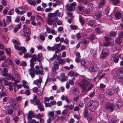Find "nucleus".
<instances>
[{"label":"nucleus","instance_id":"nucleus-1","mask_svg":"<svg viewBox=\"0 0 123 123\" xmlns=\"http://www.w3.org/2000/svg\"><path fill=\"white\" fill-rule=\"evenodd\" d=\"M99 102L93 100H90L87 104V106L90 110L93 112L97 109L99 105Z\"/></svg>","mask_w":123,"mask_h":123},{"label":"nucleus","instance_id":"nucleus-2","mask_svg":"<svg viewBox=\"0 0 123 123\" xmlns=\"http://www.w3.org/2000/svg\"><path fill=\"white\" fill-rule=\"evenodd\" d=\"M82 84H80L79 85L82 88V91L84 92H86L87 91V86L90 85V83L84 79L82 81Z\"/></svg>","mask_w":123,"mask_h":123},{"label":"nucleus","instance_id":"nucleus-3","mask_svg":"<svg viewBox=\"0 0 123 123\" xmlns=\"http://www.w3.org/2000/svg\"><path fill=\"white\" fill-rule=\"evenodd\" d=\"M114 104L113 103L108 102L105 105V107L106 110L110 112H112L114 110Z\"/></svg>","mask_w":123,"mask_h":123},{"label":"nucleus","instance_id":"nucleus-4","mask_svg":"<svg viewBox=\"0 0 123 123\" xmlns=\"http://www.w3.org/2000/svg\"><path fill=\"white\" fill-rule=\"evenodd\" d=\"M109 50L107 48L104 49L101 53L100 57L101 58H107L109 54Z\"/></svg>","mask_w":123,"mask_h":123},{"label":"nucleus","instance_id":"nucleus-5","mask_svg":"<svg viewBox=\"0 0 123 123\" xmlns=\"http://www.w3.org/2000/svg\"><path fill=\"white\" fill-rule=\"evenodd\" d=\"M23 30L24 35L27 34L28 35H29L30 34V30L26 25H23Z\"/></svg>","mask_w":123,"mask_h":123},{"label":"nucleus","instance_id":"nucleus-6","mask_svg":"<svg viewBox=\"0 0 123 123\" xmlns=\"http://www.w3.org/2000/svg\"><path fill=\"white\" fill-rule=\"evenodd\" d=\"M33 105H37V107L40 111H44V107L40 101H37L36 103H34Z\"/></svg>","mask_w":123,"mask_h":123},{"label":"nucleus","instance_id":"nucleus-7","mask_svg":"<svg viewBox=\"0 0 123 123\" xmlns=\"http://www.w3.org/2000/svg\"><path fill=\"white\" fill-rule=\"evenodd\" d=\"M106 0H100L98 3L97 7L100 9L103 7L106 3Z\"/></svg>","mask_w":123,"mask_h":123},{"label":"nucleus","instance_id":"nucleus-8","mask_svg":"<svg viewBox=\"0 0 123 123\" xmlns=\"http://www.w3.org/2000/svg\"><path fill=\"white\" fill-rule=\"evenodd\" d=\"M34 117V113L33 111H29L28 113L27 118L29 121L31 120L32 118Z\"/></svg>","mask_w":123,"mask_h":123},{"label":"nucleus","instance_id":"nucleus-9","mask_svg":"<svg viewBox=\"0 0 123 123\" xmlns=\"http://www.w3.org/2000/svg\"><path fill=\"white\" fill-rule=\"evenodd\" d=\"M115 91L114 88L107 89L106 91V93L110 96H112L114 94Z\"/></svg>","mask_w":123,"mask_h":123},{"label":"nucleus","instance_id":"nucleus-10","mask_svg":"<svg viewBox=\"0 0 123 123\" xmlns=\"http://www.w3.org/2000/svg\"><path fill=\"white\" fill-rule=\"evenodd\" d=\"M42 81V78L40 77L39 79L34 80L33 81V84L37 85L38 87H39L41 86Z\"/></svg>","mask_w":123,"mask_h":123},{"label":"nucleus","instance_id":"nucleus-11","mask_svg":"<svg viewBox=\"0 0 123 123\" xmlns=\"http://www.w3.org/2000/svg\"><path fill=\"white\" fill-rule=\"evenodd\" d=\"M122 37L120 35H118L115 41L116 43L118 45H120L121 44L122 41Z\"/></svg>","mask_w":123,"mask_h":123},{"label":"nucleus","instance_id":"nucleus-12","mask_svg":"<svg viewBox=\"0 0 123 123\" xmlns=\"http://www.w3.org/2000/svg\"><path fill=\"white\" fill-rule=\"evenodd\" d=\"M70 91L73 94L75 95H77L79 93V89L76 88H70Z\"/></svg>","mask_w":123,"mask_h":123},{"label":"nucleus","instance_id":"nucleus-13","mask_svg":"<svg viewBox=\"0 0 123 123\" xmlns=\"http://www.w3.org/2000/svg\"><path fill=\"white\" fill-rule=\"evenodd\" d=\"M30 72L29 74L32 77H34L35 76V74H36L35 73V71L34 68H31L28 70Z\"/></svg>","mask_w":123,"mask_h":123},{"label":"nucleus","instance_id":"nucleus-14","mask_svg":"<svg viewBox=\"0 0 123 123\" xmlns=\"http://www.w3.org/2000/svg\"><path fill=\"white\" fill-rule=\"evenodd\" d=\"M81 63L82 66L86 68L88 66L89 63L86 60H83L81 61Z\"/></svg>","mask_w":123,"mask_h":123},{"label":"nucleus","instance_id":"nucleus-15","mask_svg":"<svg viewBox=\"0 0 123 123\" xmlns=\"http://www.w3.org/2000/svg\"><path fill=\"white\" fill-rule=\"evenodd\" d=\"M68 76H74L77 77L81 76L80 74L73 71H71L69 73Z\"/></svg>","mask_w":123,"mask_h":123},{"label":"nucleus","instance_id":"nucleus-16","mask_svg":"<svg viewBox=\"0 0 123 123\" xmlns=\"http://www.w3.org/2000/svg\"><path fill=\"white\" fill-rule=\"evenodd\" d=\"M87 25L92 27H94L96 25V23L95 21L93 20H91L88 22Z\"/></svg>","mask_w":123,"mask_h":123},{"label":"nucleus","instance_id":"nucleus-17","mask_svg":"<svg viewBox=\"0 0 123 123\" xmlns=\"http://www.w3.org/2000/svg\"><path fill=\"white\" fill-rule=\"evenodd\" d=\"M89 70L91 71L94 72L98 70V68L94 65L91 66L89 68Z\"/></svg>","mask_w":123,"mask_h":123},{"label":"nucleus","instance_id":"nucleus-18","mask_svg":"<svg viewBox=\"0 0 123 123\" xmlns=\"http://www.w3.org/2000/svg\"><path fill=\"white\" fill-rule=\"evenodd\" d=\"M122 105V103L121 102H117L116 103L115 105L114 104V108L117 109L120 107Z\"/></svg>","mask_w":123,"mask_h":123},{"label":"nucleus","instance_id":"nucleus-19","mask_svg":"<svg viewBox=\"0 0 123 123\" xmlns=\"http://www.w3.org/2000/svg\"><path fill=\"white\" fill-rule=\"evenodd\" d=\"M7 18L8 19L7 21H6L7 23H6L5 22V19L3 20V22L4 23V26L6 27V25L9 24V22H11V18L12 17L11 16H7Z\"/></svg>","mask_w":123,"mask_h":123},{"label":"nucleus","instance_id":"nucleus-20","mask_svg":"<svg viewBox=\"0 0 123 123\" xmlns=\"http://www.w3.org/2000/svg\"><path fill=\"white\" fill-rule=\"evenodd\" d=\"M59 10H56L54 13H50L48 14V16L49 18H51L52 17H55L56 16L57 13H58Z\"/></svg>","mask_w":123,"mask_h":123},{"label":"nucleus","instance_id":"nucleus-21","mask_svg":"<svg viewBox=\"0 0 123 123\" xmlns=\"http://www.w3.org/2000/svg\"><path fill=\"white\" fill-rule=\"evenodd\" d=\"M54 66L53 67V69L55 70H57L59 68V65L58 62H55L53 63Z\"/></svg>","mask_w":123,"mask_h":123},{"label":"nucleus","instance_id":"nucleus-22","mask_svg":"<svg viewBox=\"0 0 123 123\" xmlns=\"http://www.w3.org/2000/svg\"><path fill=\"white\" fill-rule=\"evenodd\" d=\"M55 1L56 2L55 3H53V6L54 7H55L58 5H60L62 3V1L59 0H53V2Z\"/></svg>","mask_w":123,"mask_h":123},{"label":"nucleus","instance_id":"nucleus-23","mask_svg":"<svg viewBox=\"0 0 123 123\" xmlns=\"http://www.w3.org/2000/svg\"><path fill=\"white\" fill-rule=\"evenodd\" d=\"M111 3L114 5H117L120 3V0H110Z\"/></svg>","mask_w":123,"mask_h":123},{"label":"nucleus","instance_id":"nucleus-24","mask_svg":"<svg viewBox=\"0 0 123 123\" xmlns=\"http://www.w3.org/2000/svg\"><path fill=\"white\" fill-rule=\"evenodd\" d=\"M65 7L66 10L68 11H72L73 10V8L70 5H69L67 4L65 6Z\"/></svg>","mask_w":123,"mask_h":123},{"label":"nucleus","instance_id":"nucleus-25","mask_svg":"<svg viewBox=\"0 0 123 123\" xmlns=\"http://www.w3.org/2000/svg\"><path fill=\"white\" fill-rule=\"evenodd\" d=\"M95 16L97 19H99L101 18L102 15L101 12H96L95 14Z\"/></svg>","mask_w":123,"mask_h":123},{"label":"nucleus","instance_id":"nucleus-26","mask_svg":"<svg viewBox=\"0 0 123 123\" xmlns=\"http://www.w3.org/2000/svg\"><path fill=\"white\" fill-rule=\"evenodd\" d=\"M28 2L29 4L34 6H35L37 4L36 1L34 0H28Z\"/></svg>","mask_w":123,"mask_h":123},{"label":"nucleus","instance_id":"nucleus-27","mask_svg":"<svg viewBox=\"0 0 123 123\" xmlns=\"http://www.w3.org/2000/svg\"><path fill=\"white\" fill-rule=\"evenodd\" d=\"M35 73L37 75H39L40 74L42 75H43L44 74V72L42 70H39L35 71Z\"/></svg>","mask_w":123,"mask_h":123},{"label":"nucleus","instance_id":"nucleus-28","mask_svg":"<svg viewBox=\"0 0 123 123\" xmlns=\"http://www.w3.org/2000/svg\"><path fill=\"white\" fill-rule=\"evenodd\" d=\"M115 17L117 19H120L121 17V15L120 13L118 11L116 12L115 13Z\"/></svg>","mask_w":123,"mask_h":123},{"label":"nucleus","instance_id":"nucleus-29","mask_svg":"<svg viewBox=\"0 0 123 123\" xmlns=\"http://www.w3.org/2000/svg\"><path fill=\"white\" fill-rule=\"evenodd\" d=\"M8 61L7 59L5 61H4L1 65V66L3 67H7L8 66V64L7 63H7Z\"/></svg>","mask_w":123,"mask_h":123},{"label":"nucleus","instance_id":"nucleus-30","mask_svg":"<svg viewBox=\"0 0 123 123\" xmlns=\"http://www.w3.org/2000/svg\"><path fill=\"white\" fill-rule=\"evenodd\" d=\"M96 37L95 34L92 33L91 34L88 38L91 41H93L95 39Z\"/></svg>","mask_w":123,"mask_h":123},{"label":"nucleus","instance_id":"nucleus-31","mask_svg":"<svg viewBox=\"0 0 123 123\" xmlns=\"http://www.w3.org/2000/svg\"><path fill=\"white\" fill-rule=\"evenodd\" d=\"M117 35V32L114 31H112L110 33V37H114Z\"/></svg>","mask_w":123,"mask_h":123},{"label":"nucleus","instance_id":"nucleus-32","mask_svg":"<svg viewBox=\"0 0 123 123\" xmlns=\"http://www.w3.org/2000/svg\"><path fill=\"white\" fill-rule=\"evenodd\" d=\"M12 82H9L8 83V86H9V89L10 90H12L13 87L12 86Z\"/></svg>","mask_w":123,"mask_h":123},{"label":"nucleus","instance_id":"nucleus-33","mask_svg":"<svg viewBox=\"0 0 123 123\" xmlns=\"http://www.w3.org/2000/svg\"><path fill=\"white\" fill-rule=\"evenodd\" d=\"M57 78L61 82H63L66 81L67 80V77H57Z\"/></svg>","mask_w":123,"mask_h":123},{"label":"nucleus","instance_id":"nucleus-34","mask_svg":"<svg viewBox=\"0 0 123 123\" xmlns=\"http://www.w3.org/2000/svg\"><path fill=\"white\" fill-rule=\"evenodd\" d=\"M20 24H18V27H15L14 30V31L15 33H16L17 31L20 28Z\"/></svg>","mask_w":123,"mask_h":123},{"label":"nucleus","instance_id":"nucleus-35","mask_svg":"<svg viewBox=\"0 0 123 123\" xmlns=\"http://www.w3.org/2000/svg\"><path fill=\"white\" fill-rule=\"evenodd\" d=\"M4 122L5 123H10V117L8 116L5 118Z\"/></svg>","mask_w":123,"mask_h":123},{"label":"nucleus","instance_id":"nucleus-36","mask_svg":"<svg viewBox=\"0 0 123 123\" xmlns=\"http://www.w3.org/2000/svg\"><path fill=\"white\" fill-rule=\"evenodd\" d=\"M95 31L98 34L102 32L100 28L98 27L96 28H95Z\"/></svg>","mask_w":123,"mask_h":123},{"label":"nucleus","instance_id":"nucleus-37","mask_svg":"<svg viewBox=\"0 0 123 123\" xmlns=\"http://www.w3.org/2000/svg\"><path fill=\"white\" fill-rule=\"evenodd\" d=\"M59 117H57L55 116L54 117H53L52 121L54 122H55L59 120Z\"/></svg>","mask_w":123,"mask_h":123},{"label":"nucleus","instance_id":"nucleus-38","mask_svg":"<svg viewBox=\"0 0 123 123\" xmlns=\"http://www.w3.org/2000/svg\"><path fill=\"white\" fill-rule=\"evenodd\" d=\"M117 73L118 76V75L120 74H123V69H120L118 71H117Z\"/></svg>","mask_w":123,"mask_h":123},{"label":"nucleus","instance_id":"nucleus-39","mask_svg":"<svg viewBox=\"0 0 123 123\" xmlns=\"http://www.w3.org/2000/svg\"><path fill=\"white\" fill-rule=\"evenodd\" d=\"M26 50V49L25 47H23V49L22 51L19 52V54L20 55H22L23 54V53H25Z\"/></svg>","mask_w":123,"mask_h":123},{"label":"nucleus","instance_id":"nucleus-40","mask_svg":"<svg viewBox=\"0 0 123 123\" xmlns=\"http://www.w3.org/2000/svg\"><path fill=\"white\" fill-rule=\"evenodd\" d=\"M13 108H15L16 109L18 108L19 107V105L17 103H14L13 104Z\"/></svg>","mask_w":123,"mask_h":123},{"label":"nucleus","instance_id":"nucleus-41","mask_svg":"<svg viewBox=\"0 0 123 123\" xmlns=\"http://www.w3.org/2000/svg\"><path fill=\"white\" fill-rule=\"evenodd\" d=\"M37 10L38 11L43 12L44 10L43 8H41L40 6H38L37 8Z\"/></svg>","mask_w":123,"mask_h":123},{"label":"nucleus","instance_id":"nucleus-42","mask_svg":"<svg viewBox=\"0 0 123 123\" xmlns=\"http://www.w3.org/2000/svg\"><path fill=\"white\" fill-rule=\"evenodd\" d=\"M86 118L87 120L88 121H90L91 120H93V116L92 115H90L89 116L88 118L87 117Z\"/></svg>","mask_w":123,"mask_h":123},{"label":"nucleus","instance_id":"nucleus-43","mask_svg":"<svg viewBox=\"0 0 123 123\" xmlns=\"http://www.w3.org/2000/svg\"><path fill=\"white\" fill-rule=\"evenodd\" d=\"M47 22L49 25H51L52 24L53 22L52 20L50 19H48Z\"/></svg>","mask_w":123,"mask_h":123},{"label":"nucleus","instance_id":"nucleus-44","mask_svg":"<svg viewBox=\"0 0 123 123\" xmlns=\"http://www.w3.org/2000/svg\"><path fill=\"white\" fill-rule=\"evenodd\" d=\"M70 27L71 29L73 30H76L78 28V26L76 25H71Z\"/></svg>","mask_w":123,"mask_h":123},{"label":"nucleus","instance_id":"nucleus-45","mask_svg":"<svg viewBox=\"0 0 123 123\" xmlns=\"http://www.w3.org/2000/svg\"><path fill=\"white\" fill-rule=\"evenodd\" d=\"M36 19L37 20H39L41 21H43V18L40 16L37 15H36Z\"/></svg>","mask_w":123,"mask_h":123},{"label":"nucleus","instance_id":"nucleus-46","mask_svg":"<svg viewBox=\"0 0 123 123\" xmlns=\"http://www.w3.org/2000/svg\"><path fill=\"white\" fill-rule=\"evenodd\" d=\"M19 117L18 116H15L13 118V119L15 123H16L18 121Z\"/></svg>","mask_w":123,"mask_h":123},{"label":"nucleus","instance_id":"nucleus-47","mask_svg":"<svg viewBox=\"0 0 123 123\" xmlns=\"http://www.w3.org/2000/svg\"><path fill=\"white\" fill-rule=\"evenodd\" d=\"M30 35V34L29 35H28L27 34L24 35V36L25 37V39H26V41H28L30 40V39L29 37Z\"/></svg>","mask_w":123,"mask_h":123},{"label":"nucleus","instance_id":"nucleus-48","mask_svg":"<svg viewBox=\"0 0 123 123\" xmlns=\"http://www.w3.org/2000/svg\"><path fill=\"white\" fill-rule=\"evenodd\" d=\"M6 96V94L5 92H0V98H2L3 97Z\"/></svg>","mask_w":123,"mask_h":123},{"label":"nucleus","instance_id":"nucleus-49","mask_svg":"<svg viewBox=\"0 0 123 123\" xmlns=\"http://www.w3.org/2000/svg\"><path fill=\"white\" fill-rule=\"evenodd\" d=\"M59 64H61L63 63H65V60L63 59H61L58 62Z\"/></svg>","mask_w":123,"mask_h":123},{"label":"nucleus","instance_id":"nucleus-50","mask_svg":"<svg viewBox=\"0 0 123 123\" xmlns=\"http://www.w3.org/2000/svg\"><path fill=\"white\" fill-rule=\"evenodd\" d=\"M88 115V111L86 110L84 112V115L85 118H87Z\"/></svg>","mask_w":123,"mask_h":123},{"label":"nucleus","instance_id":"nucleus-51","mask_svg":"<svg viewBox=\"0 0 123 123\" xmlns=\"http://www.w3.org/2000/svg\"><path fill=\"white\" fill-rule=\"evenodd\" d=\"M67 14L69 17H70L71 18L73 19V14L72 13L69 12H68L67 13Z\"/></svg>","mask_w":123,"mask_h":123},{"label":"nucleus","instance_id":"nucleus-52","mask_svg":"<svg viewBox=\"0 0 123 123\" xmlns=\"http://www.w3.org/2000/svg\"><path fill=\"white\" fill-rule=\"evenodd\" d=\"M43 102L44 104L46 107H49L51 106L50 103H47L44 101H43Z\"/></svg>","mask_w":123,"mask_h":123},{"label":"nucleus","instance_id":"nucleus-53","mask_svg":"<svg viewBox=\"0 0 123 123\" xmlns=\"http://www.w3.org/2000/svg\"><path fill=\"white\" fill-rule=\"evenodd\" d=\"M6 53L8 55H10L11 52V49L9 48L6 49Z\"/></svg>","mask_w":123,"mask_h":123},{"label":"nucleus","instance_id":"nucleus-54","mask_svg":"<svg viewBox=\"0 0 123 123\" xmlns=\"http://www.w3.org/2000/svg\"><path fill=\"white\" fill-rule=\"evenodd\" d=\"M14 12L13 9L12 8L11 10L9 12L8 14L10 15H12L13 14Z\"/></svg>","mask_w":123,"mask_h":123},{"label":"nucleus","instance_id":"nucleus-55","mask_svg":"<svg viewBox=\"0 0 123 123\" xmlns=\"http://www.w3.org/2000/svg\"><path fill=\"white\" fill-rule=\"evenodd\" d=\"M48 115L52 117H53L54 115V112L53 111H50L48 113Z\"/></svg>","mask_w":123,"mask_h":123},{"label":"nucleus","instance_id":"nucleus-56","mask_svg":"<svg viewBox=\"0 0 123 123\" xmlns=\"http://www.w3.org/2000/svg\"><path fill=\"white\" fill-rule=\"evenodd\" d=\"M53 71L52 72V74H53V75H52V76H56L57 74L56 71V70H53V68H52Z\"/></svg>","mask_w":123,"mask_h":123},{"label":"nucleus","instance_id":"nucleus-57","mask_svg":"<svg viewBox=\"0 0 123 123\" xmlns=\"http://www.w3.org/2000/svg\"><path fill=\"white\" fill-rule=\"evenodd\" d=\"M106 86L103 84L101 83L100 84L99 87L100 89H102L104 88Z\"/></svg>","mask_w":123,"mask_h":123},{"label":"nucleus","instance_id":"nucleus-58","mask_svg":"<svg viewBox=\"0 0 123 123\" xmlns=\"http://www.w3.org/2000/svg\"><path fill=\"white\" fill-rule=\"evenodd\" d=\"M105 13L107 15H108L109 12V9L108 7H106L105 9Z\"/></svg>","mask_w":123,"mask_h":123},{"label":"nucleus","instance_id":"nucleus-59","mask_svg":"<svg viewBox=\"0 0 123 123\" xmlns=\"http://www.w3.org/2000/svg\"><path fill=\"white\" fill-rule=\"evenodd\" d=\"M117 56H118V54H117L116 53L114 54L113 55V56L112 57V60H113L114 59H115L118 58L117 57Z\"/></svg>","mask_w":123,"mask_h":123},{"label":"nucleus","instance_id":"nucleus-60","mask_svg":"<svg viewBox=\"0 0 123 123\" xmlns=\"http://www.w3.org/2000/svg\"><path fill=\"white\" fill-rule=\"evenodd\" d=\"M79 21L81 23V25H83L85 23L84 21L82 18H79Z\"/></svg>","mask_w":123,"mask_h":123},{"label":"nucleus","instance_id":"nucleus-61","mask_svg":"<svg viewBox=\"0 0 123 123\" xmlns=\"http://www.w3.org/2000/svg\"><path fill=\"white\" fill-rule=\"evenodd\" d=\"M111 43L110 42H107L105 43L104 44V45L105 46H109L111 44Z\"/></svg>","mask_w":123,"mask_h":123},{"label":"nucleus","instance_id":"nucleus-62","mask_svg":"<svg viewBox=\"0 0 123 123\" xmlns=\"http://www.w3.org/2000/svg\"><path fill=\"white\" fill-rule=\"evenodd\" d=\"M76 58H80L81 56L80 53L77 52L76 54Z\"/></svg>","mask_w":123,"mask_h":123},{"label":"nucleus","instance_id":"nucleus-63","mask_svg":"<svg viewBox=\"0 0 123 123\" xmlns=\"http://www.w3.org/2000/svg\"><path fill=\"white\" fill-rule=\"evenodd\" d=\"M43 116L41 115L40 114H37L36 116V117L38 119H40Z\"/></svg>","mask_w":123,"mask_h":123},{"label":"nucleus","instance_id":"nucleus-64","mask_svg":"<svg viewBox=\"0 0 123 123\" xmlns=\"http://www.w3.org/2000/svg\"><path fill=\"white\" fill-rule=\"evenodd\" d=\"M117 122L115 119H113L110 121V123H117Z\"/></svg>","mask_w":123,"mask_h":123}]
</instances>
